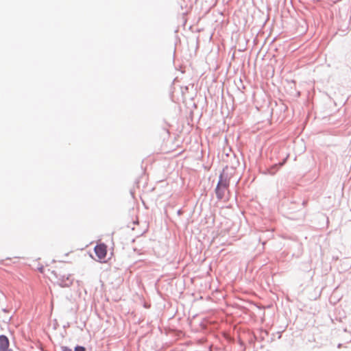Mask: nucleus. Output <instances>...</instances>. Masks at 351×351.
Returning a JSON list of instances; mask_svg holds the SVG:
<instances>
[{
  "instance_id": "7ed1b4c3",
  "label": "nucleus",
  "mask_w": 351,
  "mask_h": 351,
  "mask_svg": "<svg viewBox=\"0 0 351 351\" xmlns=\"http://www.w3.org/2000/svg\"><path fill=\"white\" fill-rule=\"evenodd\" d=\"M227 186L226 182L222 180V176H221L220 180L216 188V194L218 199H221L223 197Z\"/></svg>"
},
{
  "instance_id": "f03ea898",
  "label": "nucleus",
  "mask_w": 351,
  "mask_h": 351,
  "mask_svg": "<svg viewBox=\"0 0 351 351\" xmlns=\"http://www.w3.org/2000/svg\"><path fill=\"white\" fill-rule=\"evenodd\" d=\"M95 252L99 262H106L107 255V246L104 243H100L95 247Z\"/></svg>"
},
{
  "instance_id": "0eeeda50",
  "label": "nucleus",
  "mask_w": 351,
  "mask_h": 351,
  "mask_svg": "<svg viewBox=\"0 0 351 351\" xmlns=\"http://www.w3.org/2000/svg\"><path fill=\"white\" fill-rule=\"evenodd\" d=\"M39 271H40V273H43V274L45 273V269H44L43 267L39 268Z\"/></svg>"
},
{
  "instance_id": "423d86ee",
  "label": "nucleus",
  "mask_w": 351,
  "mask_h": 351,
  "mask_svg": "<svg viewBox=\"0 0 351 351\" xmlns=\"http://www.w3.org/2000/svg\"><path fill=\"white\" fill-rule=\"evenodd\" d=\"M62 351H72L71 349L67 348V347H62Z\"/></svg>"
},
{
  "instance_id": "20e7f679",
  "label": "nucleus",
  "mask_w": 351,
  "mask_h": 351,
  "mask_svg": "<svg viewBox=\"0 0 351 351\" xmlns=\"http://www.w3.org/2000/svg\"><path fill=\"white\" fill-rule=\"evenodd\" d=\"M9 340L5 335L0 336V351H12L9 348Z\"/></svg>"
},
{
  "instance_id": "f257e3e1",
  "label": "nucleus",
  "mask_w": 351,
  "mask_h": 351,
  "mask_svg": "<svg viewBox=\"0 0 351 351\" xmlns=\"http://www.w3.org/2000/svg\"><path fill=\"white\" fill-rule=\"evenodd\" d=\"M46 275L51 281L62 287H69L73 282L68 269L62 266H56L53 269H49Z\"/></svg>"
},
{
  "instance_id": "39448f33",
  "label": "nucleus",
  "mask_w": 351,
  "mask_h": 351,
  "mask_svg": "<svg viewBox=\"0 0 351 351\" xmlns=\"http://www.w3.org/2000/svg\"><path fill=\"white\" fill-rule=\"evenodd\" d=\"M75 351H86V349L83 346H77L75 348Z\"/></svg>"
}]
</instances>
